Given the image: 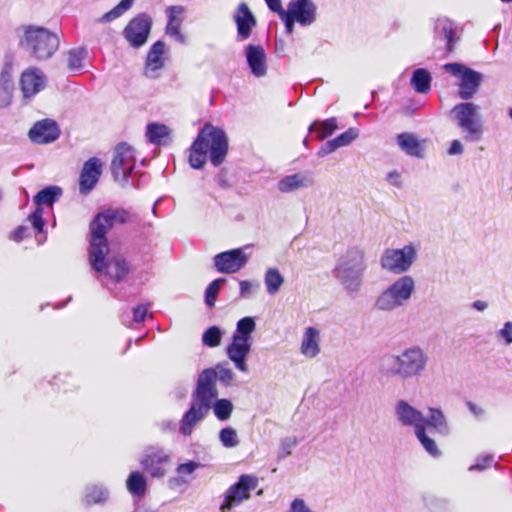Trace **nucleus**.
<instances>
[{
    "label": "nucleus",
    "instance_id": "obj_35",
    "mask_svg": "<svg viewBox=\"0 0 512 512\" xmlns=\"http://www.w3.org/2000/svg\"><path fill=\"white\" fill-rule=\"evenodd\" d=\"M435 33L447 41V50L451 52L454 45L455 30L453 23L448 19H438L435 24Z\"/></svg>",
    "mask_w": 512,
    "mask_h": 512
},
{
    "label": "nucleus",
    "instance_id": "obj_19",
    "mask_svg": "<svg viewBox=\"0 0 512 512\" xmlns=\"http://www.w3.org/2000/svg\"><path fill=\"white\" fill-rule=\"evenodd\" d=\"M248 262V256L241 248L221 252L214 256V267L219 273L233 274L241 270Z\"/></svg>",
    "mask_w": 512,
    "mask_h": 512
},
{
    "label": "nucleus",
    "instance_id": "obj_1",
    "mask_svg": "<svg viewBox=\"0 0 512 512\" xmlns=\"http://www.w3.org/2000/svg\"><path fill=\"white\" fill-rule=\"evenodd\" d=\"M130 214L125 209H108L94 218L90 224L91 240L89 262L97 279L109 290L129 273V266L121 256H111L106 233L115 223H125Z\"/></svg>",
    "mask_w": 512,
    "mask_h": 512
},
{
    "label": "nucleus",
    "instance_id": "obj_34",
    "mask_svg": "<svg viewBox=\"0 0 512 512\" xmlns=\"http://www.w3.org/2000/svg\"><path fill=\"white\" fill-rule=\"evenodd\" d=\"M284 277L277 268H268L264 275V284L269 295H275L284 284Z\"/></svg>",
    "mask_w": 512,
    "mask_h": 512
},
{
    "label": "nucleus",
    "instance_id": "obj_7",
    "mask_svg": "<svg viewBox=\"0 0 512 512\" xmlns=\"http://www.w3.org/2000/svg\"><path fill=\"white\" fill-rule=\"evenodd\" d=\"M395 416L403 426L414 428L416 438L431 456L441 455L436 442L426 434L424 415L419 410L405 400H398L395 404Z\"/></svg>",
    "mask_w": 512,
    "mask_h": 512
},
{
    "label": "nucleus",
    "instance_id": "obj_9",
    "mask_svg": "<svg viewBox=\"0 0 512 512\" xmlns=\"http://www.w3.org/2000/svg\"><path fill=\"white\" fill-rule=\"evenodd\" d=\"M451 116L464 132L467 141L477 142L483 135V121L480 107L472 102L459 103L451 110Z\"/></svg>",
    "mask_w": 512,
    "mask_h": 512
},
{
    "label": "nucleus",
    "instance_id": "obj_27",
    "mask_svg": "<svg viewBox=\"0 0 512 512\" xmlns=\"http://www.w3.org/2000/svg\"><path fill=\"white\" fill-rule=\"evenodd\" d=\"M237 25V35L240 40H246L251 35L252 28L256 25V19L245 3H241L234 15Z\"/></svg>",
    "mask_w": 512,
    "mask_h": 512
},
{
    "label": "nucleus",
    "instance_id": "obj_13",
    "mask_svg": "<svg viewBox=\"0 0 512 512\" xmlns=\"http://www.w3.org/2000/svg\"><path fill=\"white\" fill-rule=\"evenodd\" d=\"M136 164V154L132 146L120 143L115 147L111 163V171L115 181L122 185L128 184Z\"/></svg>",
    "mask_w": 512,
    "mask_h": 512
},
{
    "label": "nucleus",
    "instance_id": "obj_48",
    "mask_svg": "<svg viewBox=\"0 0 512 512\" xmlns=\"http://www.w3.org/2000/svg\"><path fill=\"white\" fill-rule=\"evenodd\" d=\"M494 461V455L492 454H485V455H480L477 459H476V463L471 465L468 470L469 471H482V470H485L486 468L490 467L492 465Z\"/></svg>",
    "mask_w": 512,
    "mask_h": 512
},
{
    "label": "nucleus",
    "instance_id": "obj_31",
    "mask_svg": "<svg viewBox=\"0 0 512 512\" xmlns=\"http://www.w3.org/2000/svg\"><path fill=\"white\" fill-rule=\"evenodd\" d=\"M171 130L160 123H150L146 127L147 140L155 145H166L170 141Z\"/></svg>",
    "mask_w": 512,
    "mask_h": 512
},
{
    "label": "nucleus",
    "instance_id": "obj_30",
    "mask_svg": "<svg viewBox=\"0 0 512 512\" xmlns=\"http://www.w3.org/2000/svg\"><path fill=\"white\" fill-rule=\"evenodd\" d=\"M313 185V178L308 173H295L285 176L278 184V190L282 193H290L298 189L308 188Z\"/></svg>",
    "mask_w": 512,
    "mask_h": 512
},
{
    "label": "nucleus",
    "instance_id": "obj_57",
    "mask_svg": "<svg viewBox=\"0 0 512 512\" xmlns=\"http://www.w3.org/2000/svg\"><path fill=\"white\" fill-rule=\"evenodd\" d=\"M0 81L4 85H10L11 84V66L7 65L3 68L0 74Z\"/></svg>",
    "mask_w": 512,
    "mask_h": 512
},
{
    "label": "nucleus",
    "instance_id": "obj_42",
    "mask_svg": "<svg viewBox=\"0 0 512 512\" xmlns=\"http://www.w3.org/2000/svg\"><path fill=\"white\" fill-rule=\"evenodd\" d=\"M219 440L225 448H234L239 444L237 431L232 427H225L219 432Z\"/></svg>",
    "mask_w": 512,
    "mask_h": 512
},
{
    "label": "nucleus",
    "instance_id": "obj_12",
    "mask_svg": "<svg viewBox=\"0 0 512 512\" xmlns=\"http://www.w3.org/2000/svg\"><path fill=\"white\" fill-rule=\"evenodd\" d=\"M316 6L312 0H291L286 12L283 13V22L287 34H292L294 24L309 26L316 20Z\"/></svg>",
    "mask_w": 512,
    "mask_h": 512
},
{
    "label": "nucleus",
    "instance_id": "obj_22",
    "mask_svg": "<svg viewBox=\"0 0 512 512\" xmlns=\"http://www.w3.org/2000/svg\"><path fill=\"white\" fill-rule=\"evenodd\" d=\"M165 14L167 16L166 35L173 38L176 42L184 44L186 37L181 32V26L185 18V8L181 5L169 6L166 8Z\"/></svg>",
    "mask_w": 512,
    "mask_h": 512
},
{
    "label": "nucleus",
    "instance_id": "obj_52",
    "mask_svg": "<svg viewBox=\"0 0 512 512\" xmlns=\"http://www.w3.org/2000/svg\"><path fill=\"white\" fill-rule=\"evenodd\" d=\"M386 181L397 188H400L403 184L402 175L399 171L393 170L387 173L386 175Z\"/></svg>",
    "mask_w": 512,
    "mask_h": 512
},
{
    "label": "nucleus",
    "instance_id": "obj_3",
    "mask_svg": "<svg viewBox=\"0 0 512 512\" xmlns=\"http://www.w3.org/2000/svg\"><path fill=\"white\" fill-rule=\"evenodd\" d=\"M366 270L367 260L364 250L351 247L338 258L332 275L348 295L355 296L363 286Z\"/></svg>",
    "mask_w": 512,
    "mask_h": 512
},
{
    "label": "nucleus",
    "instance_id": "obj_5",
    "mask_svg": "<svg viewBox=\"0 0 512 512\" xmlns=\"http://www.w3.org/2000/svg\"><path fill=\"white\" fill-rule=\"evenodd\" d=\"M20 33L19 46L35 60H47L59 48V37L45 27L27 25L20 29Z\"/></svg>",
    "mask_w": 512,
    "mask_h": 512
},
{
    "label": "nucleus",
    "instance_id": "obj_43",
    "mask_svg": "<svg viewBox=\"0 0 512 512\" xmlns=\"http://www.w3.org/2000/svg\"><path fill=\"white\" fill-rule=\"evenodd\" d=\"M222 339V331L217 326L209 327L202 336V342L208 347H217L220 345Z\"/></svg>",
    "mask_w": 512,
    "mask_h": 512
},
{
    "label": "nucleus",
    "instance_id": "obj_10",
    "mask_svg": "<svg viewBox=\"0 0 512 512\" xmlns=\"http://www.w3.org/2000/svg\"><path fill=\"white\" fill-rule=\"evenodd\" d=\"M417 254L416 246L411 243L399 249L388 248L380 257V266L392 274L400 275L410 270Z\"/></svg>",
    "mask_w": 512,
    "mask_h": 512
},
{
    "label": "nucleus",
    "instance_id": "obj_25",
    "mask_svg": "<svg viewBox=\"0 0 512 512\" xmlns=\"http://www.w3.org/2000/svg\"><path fill=\"white\" fill-rule=\"evenodd\" d=\"M245 56L251 73L258 78L267 74V56L265 50L260 45H248L245 48Z\"/></svg>",
    "mask_w": 512,
    "mask_h": 512
},
{
    "label": "nucleus",
    "instance_id": "obj_41",
    "mask_svg": "<svg viewBox=\"0 0 512 512\" xmlns=\"http://www.w3.org/2000/svg\"><path fill=\"white\" fill-rule=\"evenodd\" d=\"M149 305L141 304L135 307L132 311L133 315L132 318H130L129 315L123 314L121 319L122 323L127 326L131 327L133 323H141L145 320L147 313H148Z\"/></svg>",
    "mask_w": 512,
    "mask_h": 512
},
{
    "label": "nucleus",
    "instance_id": "obj_26",
    "mask_svg": "<svg viewBox=\"0 0 512 512\" xmlns=\"http://www.w3.org/2000/svg\"><path fill=\"white\" fill-rule=\"evenodd\" d=\"M321 333L315 327H307L302 335L300 343V353L309 359L317 357L321 351L320 348Z\"/></svg>",
    "mask_w": 512,
    "mask_h": 512
},
{
    "label": "nucleus",
    "instance_id": "obj_45",
    "mask_svg": "<svg viewBox=\"0 0 512 512\" xmlns=\"http://www.w3.org/2000/svg\"><path fill=\"white\" fill-rule=\"evenodd\" d=\"M108 498V491L103 487L93 486L87 489V503H100Z\"/></svg>",
    "mask_w": 512,
    "mask_h": 512
},
{
    "label": "nucleus",
    "instance_id": "obj_55",
    "mask_svg": "<svg viewBox=\"0 0 512 512\" xmlns=\"http://www.w3.org/2000/svg\"><path fill=\"white\" fill-rule=\"evenodd\" d=\"M337 148L334 140L327 141L318 151V156L324 157L332 152H334Z\"/></svg>",
    "mask_w": 512,
    "mask_h": 512
},
{
    "label": "nucleus",
    "instance_id": "obj_28",
    "mask_svg": "<svg viewBox=\"0 0 512 512\" xmlns=\"http://www.w3.org/2000/svg\"><path fill=\"white\" fill-rule=\"evenodd\" d=\"M165 43L161 40L155 42L148 51L145 65V74L150 78L157 76L156 72L164 66L163 54Z\"/></svg>",
    "mask_w": 512,
    "mask_h": 512
},
{
    "label": "nucleus",
    "instance_id": "obj_51",
    "mask_svg": "<svg viewBox=\"0 0 512 512\" xmlns=\"http://www.w3.org/2000/svg\"><path fill=\"white\" fill-rule=\"evenodd\" d=\"M498 336L502 338L507 345L512 343V322L504 323L503 327L499 330Z\"/></svg>",
    "mask_w": 512,
    "mask_h": 512
},
{
    "label": "nucleus",
    "instance_id": "obj_4",
    "mask_svg": "<svg viewBox=\"0 0 512 512\" xmlns=\"http://www.w3.org/2000/svg\"><path fill=\"white\" fill-rule=\"evenodd\" d=\"M428 355L417 345L404 349L400 354L382 359L380 371L387 377L410 379L420 376L427 367Z\"/></svg>",
    "mask_w": 512,
    "mask_h": 512
},
{
    "label": "nucleus",
    "instance_id": "obj_61",
    "mask_svg": "<svg viewBox=\"0 0 512 512\" xmlns=\"http://www.w3.org/2000/svg\"><path fill=\"white\" fill-rule=\"evenodd\" d=\"M186 481L183 480L181 477H177V478H174L171 480V483H175V484H181V483H185Z\"/></svg>",
    "mask_w": 512,
    "mask_h": 512
},
{
    "label": "nucleus",
    "instance_id": "obj_49",
    "mask_svg": "<svg viewBox=\"0 0 512 512\" xmlns=\"http://www.w3.org/2000/svg\"><path fill=\"white\" fill-rule=\"evenodd\" d=\"M258 286L259 285L257 283H253L248 280H241L239 282L240 297L243 299L250 298L254 294Z\"/></svg>",
    "mask_w": 512,
    "mask_h": 512
},
{
    "label": "nucleus",
    "instance_id": "obj_38",
    "mask_svg": "<svg viewBox=\"0 0 512 512\" xmlns=\"http://www.w3.org/2000/svg\"><path fill=\"white\" fill-rule=\"evenodd\" d=\"M211 408L217 419L225 421L231 417L234 406L228 399H214Z\"/></svg>",
    "mask_w": 512,
    "mask_h": 512
},
{
    "label": "nucleus",
    "instance_id": "obj_33",
    "mask_svg": "<svg viewBox=\"0 0 512 512\" xmlns=\"http://www.w3.org/2000/svg\"><path fill=\"white\" fill-rule=\"evenodd\" d=\"M431 75L423 68H418L413 72L411 85L418 93L426 94L431 89Z\"/></svg>",
    "mask_w": 512,
    "mask_h": 512
},
{
    "label": "nucleus",
    "instance_id": "obj_32",
    "mask_svg": "<svg viewBox=\"0 0 512 512\" xmlns=\"http://www.w3.org/2000/svg\"><path fill=\"white\" fill-rule=\"evenodd\" d=\"M397 144L408 155L420 157L422 148L412 133H401L397 136Z\"/></svg>",
    "mask_w": 512,
    "mask_h": 512
},
{
    "label": "nucleus",
    "instance_id": "obj_18",
    "mask_svg": "<svg viewBox=\"0 0 512 512\" xmlns=\"http://www.w3.org/2000/svg\"><path fill=\"white\" fill-rule=\"evenodd\" d=\"M235 378L233 371L226 365L218 364L215 368H208L202 371L198 377L196 387L210 393V397L216 399L218 390L216 381L219 380L224 385H230Z\"/></svg>",
    "mask_w": 512,
    "mask_h": 512
},
{
    "label": "nucleus",
    "instance_id": "obj_24",
    "mask_svg": "<svg viewBox=\"0 0 512 512\" xmlns=\"http://www.w3.org/2000/svg\"><path fill=\"white\" fill-rule=\"evenodd\" d=\"M101 173L102 163L98 158L92 157L86 161L80 174V192L89 193L98 182Z\"/></svg>",
    "mask_w": 512,
    "mask_h": 512
},
{
    "label": "nucleus",
    "instance_id": "obj_60",
    "mask_svg": "<svg viewBox=\"0 0 512 512\" xmlns=\"http://www.w3.org/2000/svg\"><path fill=\"white\" fill-rule=\"evenodd\" d=\"M472 307L477 311H484L488 308V303L483 300H476L472 303Z\"/></svg>",
    "mask_w": 512,
    "mask_h": 512
},
{
    "label": "nucleus",
    "instance_id": "obj_39",
    "mask_svg": "<svg viewBox=\"0 0 512 512\" xmlns=\"http://www.w3.org/2000/svg\"><path fill=\"white\" fill-rule=\"evenodd\" d=\"M134 3V0H122L117 6H115L112 10L108 11L104 15H102L97 22L99 23H107L111 22L120 16H122L126 11H128Z\"/></svg>",
    "mask_w": 512,
    "mask_h": 512
},
{
    "label": "nucleus",
    "instance_id": "obj_50",
    "mask_svg": "<svg viewBox=\"0 0 512 512\" xmlns=\"http://www.w3.org/2000/svg\"><path fill=\"white\" fill-rule=\"evenodd\" d=\"M200 467H201L200 463H197L195 461H188L186 463L179 464L176 471L180 476L190 475V474L194 473Z\"/></svg>",
    "mask_w": 512,
    "mask_h": 512
},
{
    "label": "nucleus",
    "instance_id": "obj_47",
    "mask_svg": "<svg viewBox=\"0 0 512 512\" xmlns=\"http://www.w3.org/2000/svg\"><path fill=\"white\" fill-rule=\"evenodd\" d=\"M298 440L296 437H286L281 440L278 452V458L283 459L289 456L292 450L297 446Z\"/></svg>",
    "mask_w": 512,
    "mask_h": 512
},
{
    "label": "nucleus",
    "instance_id": "obj_21",
    "mask_svg": "<svg viewBox=\"0 0 512 512\" xmlns=\"http://www.w3.org/2000/svg\"><path fill=\"white\" fill-rule=\"evenodd\" d=\"M168 460L169 456L162 449L149 448L145 451L140 463L152 477L161 478L166 474L165 465Z\"/></svg>",
    "mask_w": 512,
    "mask_h": 512
},
{
    "label": "nucleus",
    "instance_id": "obj_63",
    "mask_svg": "<svg viewBox=\"0 0 512 512\" xmlns=\"http://www.w3.org/2000/svg\"><path fill=\"white\" fill-rule=\"evenodd\" d=\"M221 512H226V511H230L231 509H222L221 506L219 507Z\"/></svg>",
    "mask_w": 512,
    "mask_h": 512
},
{
    "label": "nucleus",
    "instance_id": "obj_6",
    "mask_svg": "<svg viewBox=\"0 0 512 512\" xmlns=\"http://www.w3.org/2000/svg\"><path fill=\"white\" fill-rule=\"evenodd\" d=\"M255 329L256 322L253 317L241 318L237 322L232 342L226 348L228 358L234 363L236 369L244 373L248 372L246 360L253 341L251 334Z\"/></svg>",
    "mask_w": 512,
    "mask_h": 512
},
{
    "label": "nucleus",
    "instance_id": "obj_37",
    "mask_svg": "<svg viewBox=\"0 0 512 512\" xmlns=\"http://www.w3.org/2000/svg\"><path fill=\"white\" fill-rule=\"evenodd\" d=\"M337 129V120L336 118H329L322 122H314L310 125L309 131L316 132L317 138L322 140L326 137L331 136L334 131Z\"/></svg>",
    "mask_w": 512,
    "mask_h": 512
},
{
    "label": "nucleus",
    "instance_id": "obj_40",
    "mask_svg": "<svg viewBox=\"0 0 512 512\" xmlns=\"http://www.w3.org/2000/svg\"><path fill=\"white\" fill-rule=\"evenodd\" d=\"M87 56L85 48H74L68 52V68L72 71H79L83 66V61Z\"/></svg>",
    "mask_w": 512,
    "mask_h": 512
},
{
    "label": "nucleus",
    "instance_id": "obj_54",
    "mask_svg": "<svg viewBox=\"0 0 512 512\" xmlns=\"http://www.w3.org/2000/svg\"><path fill=\"white\" fill-rule=\"evenodd\" d=\"M265 2L269 9L276 12L280 19L283 20V13H285L286 10L283 9L281 0H265Z\"/></svg>",
    "mask_w": 512,
    "mask_h": 512
},
{
    "label": "nucleus",
    "instance_id": "obj_8",
    "mask_svg": "<svg viewBox=\"0 0 512 512\" xmlns=\"http://www.w3.org/2000/svg\"><path fill=\"white\" fill-rule=\"evenodd\" d=\"M414 292L415 280L410 275H403L377 296L374 307L382 312L394 311L408 303Z\"/></svg>",
    "mask_w": 512,
    "mask_h": 512
},
{
    "label": "nucleus",
    "instance_id": "obj_36",
    "mask_svg": "<svg viewBox=\"0 0 512 512\" xmlns=\"http://www.w3.org/2000/svg\"><path fill=\"white\" fill-rule=\"evenodd\" d=\"M126 486L128 491L133 495L137 497H142L146 492L147 487V480L146 477L138 472L134 471L130 473L127 481Z\"/></svg>",
    "mask_w": 512,
    "mask_h": 512
},
{
    "label": "nucleus",
    "instance_id": "obj_11",
    "mask_svg": "<svg viewBox=\"0 0 512 512\" xmlns=\"http://www.w3.org/2000/svg\"><path fill=\"white\" fill-rule=\"evenodd\" d=\"M213 400L209 392L196 387L193 393V402L181 421L180 432L183 435H190L193 428L205 418L211 409Z\"/></svg>",
    "mask_w": 512,
    "mask_h": 512
},
{
    "label": "nucleus",
    "instance_id": "obj_62",
    "mask_svg": "<svg viewBox=\"0 0 512 512\" xmlns=\"http://www.w3.org/2000/svg\"><path fill=\"white\" fill-rule=\"evenodd\" d=\"M159 201L160 200H157L156 203L153 206L152 212H153L154 215H156V205L158 204Z\"/></svg>",
    "mask_w": 512,
    "mask_h": 512
},
{
    "label": "nucleus",
    "instance_id": "obj_53",
    "mask_svg": "<svg viewBox=\"0 0 512 512\" xmlns=\"http://www.w3.org/2000/svg\"><path fill=\"white\" fill-rule=\"evenodd\" d=\"M290 512H314L311 510L303 499L297 498L293 500L290 506Z\"/></svg>",
    "mask_w": 512,
    "mask_h": 512
},
{
    "label": "nucleus",
    "instance_id": "obj_56",
    "mask_svg": "<svg viewBox=\"0 0 512 512\" xmlns=\"http://www.w3.org/2000/svg\"><path fill=\"white\" fill-rule=\"evenodd\" d=\"M464 151L463 145L459 140H453L448 149L449 155H460Z\"/></svg>",
    "mask_w": 512,
    "mask_h": 512
},
{
    "label": "nucleus",
    "instance_id": "obj_20",
    "mask_svg": "<svg viewBox=\"0 0 512 512\" xmlns=\"http://www.w3.org/2000/svg\"><path fill=\"white\" fill-rule=\"evenodd\" d=\"M46 76L42 70L36 67L25 69L20 76V89L25 100H31L46 86Z\"/></svg>",
    "mask_w": 512,
    "mask_h": 512
},
{
    "label": "nucleus",
    "instance_id": "obj_15",
    "mask_svg": "<svg viewBox=\"0 0 512 512\" xmlns=\"http://www.w3.org/2000/svg\"><path fill=\"white\" fill-rule=\"evenodd\" d=\"M258 486V478L250 474H242L224 493L222 509H234L250 499V493Z\"/></svg>",
    "mask_w": 512,
    "mask_h": 512
},
{
    "label": "nucleus",
    "instance_id": "obj_2",
    "mask_svg": "<svg viewBox=\"0 0 512 512\" xmlns=\"http://www.w3.org/2000/svg\"><path fill=\"white\" fill-rule=\"evenodd\" d=\"M227 152L228 139L225 132L207 123L199 131L190 147L189 163L194 169H200L209 157L214 166H219L225 160Z\"/></svg>",
    "mask_w": 512,
    "mask_h": 512
},
{
    "label": "nucleus",
    "instance_id": "obj_59",
    "mask_svg": "<svg viewBox=\"0 0 512 512\" xmlns=\"http://www.w3.org/2000/svg\"><path fill=\"white\" fill-rule=\"evenodd\" d=\"M467 406H468V409L470 410V412L475 415L476 417H481L482 415H484V409L481 408L480 406L476 405L475 403L473 402H468L467 403Z\"/></svg>",
    "mask_w": 512,
    "mask_h": 512
},
{
    "label": "nucleus",
    "instance_id": "obj_29",
    "mask_svg": "<svg viewBox=\"0 0 512 512\" xmlns=\"http://www.w3.org/2000/svg\"><path fill=\"white\" fill-rule=\"evenodd\" d=\"M426 433L428 429L433 430L441 436H448L451 432L450 425L444 413L437 408H429L427 416L424 417Z\"/></svg>",
    "mask_w": 512,
    "mask_h": 512
},
{
    "label": "nucleus",
    "instance_id": "obj_44",
    "mask_svg": "<svg viewBox=\"0 0 512 512\" xmlns=\"http://www.w3.org/2000/svg\"><path fill=\"white\" fill-rule=\"evenodd\" d=\"M225 281V278H217L212 281L206 288L205 303L208 307H213L215 305V301L220 291L221 285L225 283Z\"/></svg>",
    "mask_w": 512,
    "mask_h": 512
},
{
    "label": "nucleus",
    "instance_id": "obj_64",
    "mask_svg": "<svg viewBox=\"0 0 512 512\" xmlns=\"http://www.w3.org/2000/svg\"><path fill=\"white\" fill-rule=\"evenodd\" d=\"M509 115L512 118V108L509 109Z\"/></svg>",
    "mask_w": 512,
    "mask_h": 512
},
{
    "label": "nucleus",
    "instance_id": "obj_16",
    "mask_svg": "<svg viewBox=\"0 0 512 512\" xmlns=\"http://www.w3.org/2000/svg\"><path fill=\"white\" fill-rule=\"evenodd\" d=\"M153 20L147 13L133 17L123 29V37L133 48L144 46L151 32Z\"/></svg>",
    "mask_w": 512,
    "mask_h": 512
},
{
    "label": "nucleus",
    "instance_id": "obj_46",
    "mask_svg": "<svg viewBox=\"0 0 512 512\" xmlns=\"http://www.w3.org/2000/svg\"><path fill=\"white\" fill-rule=\"evenodd\" d=\"M359 136V130L356 128H349L336 138H334V142L337 146V148H341L344 146H348L351 144L354 140H356Z\"/></svg>",
    "mask_w": 512,
    "mask_h": 512
},
{
    "label": "nucleus",
    "instance_id": "obj_17",
    "mask_svg": "<svg viewBox=\"0 0 512 512\" xmlns=\"http://www.w3.org/2000/svg\"><path fill=\"white\" fill-rule=\"evenodd\" d=\"M62 194V190L58 186H48L43 190L39 191L35 197L34 202L36 204V209L34 212L28 217V221L31 223L32 227L38 232L41 233L43 231L44 220L43 214L45 213V208L47 207L51 210L52 205L56 202Z\"/></svg>",
    "mask_w": 512,
    "mask_h": 512
},
{
    "label": "nucleus",
    "instance_id": "obj_23",
    "mask_svg": "<svg viewBox=\"0 0 512 512\" xmlns=\"http://www.w3.org/2000/svg\"><path fill=\"white\" fill-rule=\"evenodd\" d=\"M60 135V130L55 121L44 119L33 125L29 131V138L36 144H47L55 141Z\"/></svg>",
    "mask_w": 512,
    "mask_h": 512
},
{
    "label": "nucleus",
    "instance_id": "obj_58",
    "mask_svg": "<svg viewBox=\"0 0 512 512\" xmlns=\"http://www.w3.org/2000/svg\"><path fill=\"white\" fill-rule=\"evenodd\" d=\"M28 228L26 226H19L12 234V238L15 241H21L27 236Z\"/></svg>",
    "mask_w": 512,
    "mask_h": 512
},
{
    "label": "nucleus",
    "instance_id": "obj_14",
    "mask_svg": "<svg viewBox=\"0 0 512 512\" xmlns=\"http://www.w3.org/2000/svg\"><path fill=\"white\" fill-rule=\"evenodd\" d=\"M444 69L451 75L460 79L459 97L461 99L468 100L477 93L483 80L481 73L459 63L445 64Z\"/></svg>",
    "mask_w": 512,
    "mask_h": 512
}]
</instances>
